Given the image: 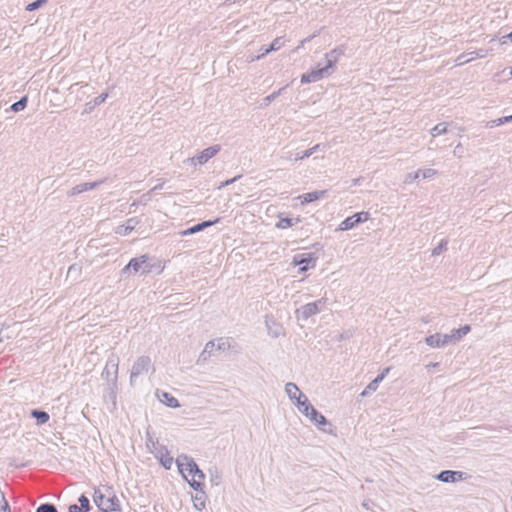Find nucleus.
<instances>
[{"label": "nucleus", "mask_w": 512, "mask_h": 512, "mask_svg": "<svg viewBox=\"0 0 512 512\" xmlns=\"http://www.w3.org/2000/svg\"><path fill=\"white\" fill-rule=\"evenodd\" d=\"M326 302H327L326 298H321L315 302H311L310 304L315 309V312L318 314L320 311H322V309L326 305Z\"/></svg>", "instance_id": "58836bf2"}, {"label": "nucleus", "mask_w": 512, "mask_h": 512, "mask_svg": "<svg viewBox=\"0 0 512 512\" xmlns=\"http://www.w3.org/2000/svg\"><path fill=\"white\" fill-rule=\"evenodd\" d=\"M8 502L5 499L3 492L0 490V512H9Z\"/></svg>", "instance_id": "49530a36"}, {"label": "nucleus", "mask_w": 512, "mask_h": 512, "mask_svg": "<svg viewBox=\"0 0 512 512\" xmlns=\"http://www.w3.org/2000/svg\"><path fill=\"white\" fill-rule=\"evenodd\" d=\"M68 510L69 512H84V510L76 504L70 505Z\"/></svg>", "instance_id": "864d4df0"}, {"label": "nucleus", "mask_w": 512, "mask_h": 512, "mask_svg": "<svg viewBox=\"0 0 512 512\" xmlns=\"http://www.w3.org/2000/svg\"><path fill=\"white\" fill-rule=\"evenodd\" d=\"M78 501L80 503V507L84 510V512H88L90 509L89 499L85 495H81Z\"/></svg>", "instance_id": "a18cd8bd"}, {"label": "nucleus", "mask_w": 512, "mask_h": 512, "mask_svg": "<svg viewBox=\"0 0 512 512\" xmlns=\"http://www.w3.org/2000/svg\"><path fill=\"white\" fill-rule=\"evenodd\" d=\"M240 177H241V176H240V175H238V176H235V177H233V178H231V179H228V180H226V181L222 182V183L218 186V189H222L223 187H226V186H228V185H230V184L234 183V182H235V181H237Z\"/></svg>", "instance_id": "8fccbe9b"}, {"label": "nucleus", "mask_w": 512, "mask_h": 512, "mask_svg": "<svg viewBox=\"0 0 512 512\" xmlns=\"http://www.w3.org/2000/svg\"><path fill=\"white\" fill-rule=\"evenodd\" d=\"M27 105V97H22L19 101L15 102L11 106V110L14 112H19L23 110Z\"/></svg>", "instance_id": "2f4dec72"}, {"label": "nucleus", "mask_w": 512, "mask_h": 512, "mask_svg": "<svg viewBox=\"0 0 512 512\" xmlns=\"http://www.w3.org/2000/svg\"><path fill=\"white\" fill-rule=\"evenodd\" d=\"M220 150H221V146L218 144L210 146V147L202 150L200 153H198L194 157L188 158L187 162H189L192 165H204L210 159H212L214 156H216L220 152Z\"/></svg>", "instance_id": "6e6552de"}, {"label": "nucleus", "mask_w": 512, "mask_h": 512, "mask_svg": "<svg viewBox=\"0 0 512 512\" xmlns=\"http://www.w3.org/2000/svg\"><path fill=\"white\" fill-rule=\"evenodd\" d=\"M390 369H391L390 367H387L380 374L384 375V377H386V375L389 373Z\"/></svg>", "instance_id": "052dcab7"}, {"label": "nucleus", "mask_w": 512, "mask_h": 512, "mask_svg": "<svg viewBox=\"0 0 512 512\" xmlns=\"http://www.w3.org/2000/svg\"><path fill=\"white\" fill-rule=\"evenodd\" d=\"M260 51H261V53L258 56H256L255 58H252L251 61L259 60V59L263 58L264 56H266L267 54L273 52L270 46L267 48L262 47Z\"/></svg>", "instance_id": "09e8293b"}, {"label": "nucleus", "mask_w": 512, "mask_h": 512, "mask_svg": "<svg viewBox=\"0 0 512 512\" xmlns=\"http://www.w3.org/2000/svg\"><path fill=\"white\" fill-rule=\"evenodd\" d=\"M297 313H299L300 317L303 320H307L311 316L317 314L315 312V309L312 307V305L310 303H307V304L301 306V308L297 310Z\"/></svg>", "instance_id": "5701e85b"}, {"label": "nucleus", "mask_w": 512, "mask_h": 512, "mask_svg": "<svg viewBox=\"0 0 512 512\" xmlns=\"http://www.w3.org/2000/svg\"><path fill=\"white\" fill-rule=\"evenodd\" d=\"M32 416L37 419L38 424H45L49 420L48 413L39 410H33Z\"/></svg>", "instance_id": "7c9ffc66"}, {"label": "nucleus", "mask_w": 512, "mask_h": 512, "mask_svg": "<svg viewBox=\"0 0 512 512\" xmlns=\"http://www.w3.org/2000/svg\"><path fill=\"white\" fill-rule=\"evenodd\" d=\"M163 182L157 184L156 186H154L147 194L143 195L142 198H144L145 200L151 195V193L157 191V190H160L163 188Z\"/></svg>", "instance_id": "3c124183"}, {"label": "nucleus", "mask_w": 512, "mask_h": 512, "mask_svg": "<svg viewBox=\"0 0 512 512\" xmlns=\"http://www.w3.org/2000/svg\"><path fill=\"white\" fill-rule=\"evenodd\" d=\"M154 451L156 452L157 456L160 457L161 464L166 468L169 469L173 463V458L169 456V453L166 449V447L159 445L158 443L152 442Z\"/></svg>", "instance_id": "2eb2a0df"}, {"label": "nucleus", "mask_w": 512, "mask_h": 512, "mask_svg": "<svg viewBox=\"0 0 512 512\" xmlns=\"http://www.w3.org/2000/svg\"><path fill=\"white\" fill-rule=\"evenodd\" d=\"M215 350H217L216 342L213 340L207 342L199 356L198 362H206L211 357Z\"/></svg>", "instance_id": "aec40b11"}, {"label": "nucleus", "mask_w": 512, "mask_h": 512, "mask_svg": "<svg viewBox=\"0 0 512 512\" xmlns=\"http://www.w3.org/2000/svg\"><path fill=\"white\" fill-rule=\"evenodd\" d=\"M310 262H314V258L312 257L311 253L306 255H295L292 260V264L295 266L309 264Z\"/></svg>", "instance_id": "b1692460"}, {"label": "nucleus", "mask_w": 512, "mask_h": 512, "mask_svg": "<svg viewBox=\"0 0 512 512\" xmlns=\"http://www.w3.org/2000/svg\"><path fill=\"white\" fill-rule=\"evenodd\" d=\"M448 241L443 239L440 243L432 250V256L440 255L443 251L447 249Z\"/></svg>", "instance_id": "72a5a7b5"}, {"label": "nucleus", "mask_w": 512, "mask_h": 512, "mask_svg": "<svg viewBox=\"0 0 512 512\" xmlns=\"http://www.w3.org/2000/svg\"><path fill=\"white\" fill-rule=\"evenodd\" d=\"M488 49H478L469 53H462L455 59L456 66H462L477 58H485L489 54Z\"/></svg>", "instance_id": "9d476101"}, {"label": "nucleus", "mask_w": 512, "mask_h": 512, "mask_svg": "<svg viewBox=\"0 0 512 512\" xmlns=\"http://www.w3.org/2000/svg\"><path fill=\"white\" fill-rule=\"evenodd\" d=\"M218 222H219V218H216L213 221H211V220L204 221L202 223L194 225L193 227H190V228H188L186 230L181 231L180 235L187 236V235H191V234L200 232V231L204 230L205 228L210 227V226H212V225H214V224H216Z\"/></svg>", "instance_id": "dca6fc26"}, {"label": "nucleus", "mask_w": 512, "mask_h": 512, "mask_svg": "<svg viewBox=\"0 0 512 512\" xmlns=\"http://www.w3.org/2000/svg\"><path fill=\"white\" fill-rule=\"evenodd\" d=\"M439 365V363L435 362V363H430L427 365V367H431V368H434V367H437Z\"/></svg>", "instance_id": "e2e57ef3"}, {"label": "nucleus", "mask_w": 512, "mask_h": 512, "mask_svg": "<svg viewBox=\"0 0 512 512\" xmlns=\"http://www.w3.org/2000/svg\"><path fill=\"white\" fill-rule=\"evenodd\" d=\"M93 499L102 512L120 511V501L114 494L105 496L100 490H95Z\"/></svg>", "instance_id": "20e7f679"}, {"label": "nucleus", "mask_w": 512, "mask_h": 512, "mask_svg": "<svg viewBox=\"0 0 512 512\" xmlns=\"http://www.w3.org/2000/svg\"><path fill=\"white\" fill-rule=\"evenodd\" d=\"M176 464L180 473L189 482L188 475L192 476V479L203 481L205 474L199 469L196 462L187 455H180L176 459Z\"/></svg>", "instance_id": "f03ea898"}, {"label": "nucleus", "mask_w": 512, "mask_h": 512, "mask_svg": "<svg viewBox=\"0 0 512 512\" xmlns=\"http://www.w3.org/2000/svg\"><path fill=\"white\" fill-rule=\"evenodd\" d=\"M285 392L289 399L296 405L298 410L301 412L304 405H309V400L304 395L295 383L289 382L285 385Z\"/></svg>", "instance_id": "0eeeda50"}, {"label": "nucleus", "mask_w": 512, "mask_h": 512, "mask_svg": "<svg viewBox=\"0 0 512 512\" xmlns=\"http://www.w3.org/2000/svg\"><path fill=\"white\" fill-rule=\"evenodd\" d=\"M285 44V40L283 37H277L273 40V42L270 44V47L272 51H278L280 50Z\"/></svg>", "instance_id": "c9c22d12"}, {"label": "nucleus", "mask_w": 512, "mask_h": 512, "mask_svg": "<svg viewBox=\"0 0 512 512\" xmlns=\"http://www.w3.org/2000/svg\"><path fill=\"white\" fill-rule=\"evenodd\" d=\"M189 485L196 491L195 496L192 497L195 509L202 511L206 506V494L203 491V483L200 480L192 479Z\"/></svg>", "instance_id": "1a4fd4ad"}, {"label": "nucleus", "mask_w": 512, "mask_h": 512, "mask_svg": "<svg viewBox=\"0 0 512 512\" xmlns=\"http://www.w3.org/2000/svg\"><path fill=\"white\" fill-rule=\"evenodd\" d=\"M511 121H512V115L505 116V117H500L498 119L489 121L486 124V127L493 128L495 126H500V125H503V124L511 122Z\"/></svg>", "instance_id": "c756f323"}, {"label": "nucleus", "mask_w": 512, "mask_h": 512, "mask_svg": "<svg viewBox=\"0 0 512 512\" xmlns=\"http://www.w3.org/2000/svg\"><path fill=\"white\" fill-rule=\"evenodd\" d=\"M447 132H448L447 123L442 122V123H438L430 130V135L432 138H436L440 135L446 134Z\"/></svg>", "instance_id": "393cba45"}, {"label": "nucleus", "mask_w": 512, "mask_h": 512, "mask_svg": "<svg viewBox=\"0 0 512 512\" xmlns=\"http://www.w3.org/2000/svg\"><path fill=\"white\" fill-rule=\"evenodd\" d=\"M118 368H119V358L112 354L105 365V368L102 371V378L105 379L108 383L109 396L115 405L116 402V389L118 382Z\"/></svg>", "instance_id": "f257e3e1"}, {"label": "nucleus", "mask_w": 512, "mask_h": 512, "mask_svg": "<svg viewBox=\"0 0 512 512\" xmlns=\"http://www.w3.org/2000/svg\"><path fill=\"white\" fill-rule=\"evenodd\" d=\"M370 504H371V501L370 500H364L363 503H362V506L369 510L370 509Z\"/></svg>", "instance_id": "4d7b16f0"}, {"label": "nucleus", "mask_w": 512, "mask_h": 512, "mask_svg": "<svg viewBox=\"0 0 512 512\" xmlns=\"http://www.w3.org/2000/svg\"><path fill=\"white\" fill-rule=\"evenodd\" d=\"M421 176H420V171L417 170L416 172L414 173H408L406 176H405V179H404V183L405 184H411L412 182L416 181L417 179H419Z\"/></svg>", "instance_id": "79ce46f5"}, {"label": "nucleus", "mask_w": 512, "mask_h": 512, "mask_svg": "<svg viewBox=\"0 0 512 512\" xmlns=\"http://www.w3.org/2000/svg\"><path fill=\"white\" fill-rule=\"evenodd\" d=\"M268 334L273 338H277L284 334L283 327L277 323L276 321H272L271 323L266 322Z\"/></svg>", "instance_id": "4be33fe9"}, {"label": "nucleus", "mask_w": 512, "mask_h": 512, "mask_svg": "<svg viewBox=\"0 0 512 512\" xmlns=\"http://www.w3.org/2000/svg\"><path fill=\"white\" fill-rule=\"evenodd\" d=\"M419 171H420V176L423 179H429L438 174V171L436 169H432V168L419 169Z\"/></svg>", "instance_id": "f704fd0d"}, {"label": "nucleus", "mask_w": 512, "mask_h": 512, "mask_svg": "<svg viewBox=\"0 0 512 512\" xmlns=\"http://www.w3.org/2000/svg\"><path fill=\"white\" fill-rule=\"evenodd\" d=\"M138 224V220L135 218H130L126 221L125 224L120 225L116 228L115 232L121 236H127Z\"/></svg>", "instance_id": "a211bd4d"}, {"label": "nucleus", "mask_w": 512, "mask_h": 512, "mask_svg": "<svg viewBox=\"0 0 512 512\" xmlns=\"http://www.w3.org/2000/svg\"><path fill=\"white\" fill-rule=\"evenodd\" d=\"M378 385L373 380L365 387V389L361 392L360 396L366 397L371 393L375 392L378 389Z\"/></svg>", "instance_id": "473e14b6"}, {"label": "nucleus", "mask_w": 512, "mask_h": 512, "mask_svg": "<svg viewBox=\"0 0 512 512\" xmlns=\"http://www.w3.org/2000/svg\"><path fill=\"white\" fill-rule=\"evenodd\" d=\"M315 36H316V35H315V34H313V35H311V36H309V37H307V38H305V39L301 40V41H300V43H299V45L297 46V48H296V49L298 50V49L302 48V47H303L307 42H309V41H310L312 38H314Z\"/></svg>", "instance_id": "603ef678"}, {"label": "nucleus", "mask_w": 512, "mask_h": 512, "mask_svg": "<svg viewBox=\"0 0 512 512\" xmlns=\"http://www.w3.org/2000/svg\"><path fill=\"white\" fill-rule=\"evenodd\" d=\"M384 375L379 374L373 381L379 386V384L384 380Z\"/></svg>", "instance_id": "5fc2aeb1"}, {"label": "nucleus", "mask_w": 512, "mask_h": 512, "mask_svg": "<svg viewBox=\"0 0 512 512\" xmlns=\"http://www.w3.org/2000/svg\"><path fill=\"white\" fill-rule=\"evenodd\" d=\"M291 226H293V219L291 218H280V220L276 224V227L280 229H287Z\"/></svg>", "instance_id": "4c0bfd02"}, {"label": "nucleus", "mask_w": 512, "mask_h": 512, "mask_svg": "<svg viewBox=\"0 0 512 512\" xmlns=\"http://www.w3.org/2000/svg\"><path fill=\"white\" fill-rule=\"evenodd\" d=\"M342 55H344V49L341 47H337L325 54L326 64L322 68L326 70L328 76L331 74L330 70L335 66Z\"/></svg>", "instance_id": "9b49d317"}, {"label": "nucleus", "mask_w": 512, "mask_h": 512, "mask_svg": "<svg viewBox=\"0 0 512 512\" xmlns=\"http://www.w3.org/2000/svg\"><path fill=\"white\" fill-rule=\"evenodd\" d=\"M327 191L326 190H320V191H312L305 193L303 195H300L298 198L301 201V204H308L311 202H314L316 200H319L323 197H325Z\"/></svg>", "instance_id": "f3484780"}, {"label": "nucleus", "mask_w": 512, "mask_h": 512, "mask_svg": "<svg viewBox=\"0 0 512 512\" xmlns=\"http://www.w3.org/2000/svg\"><path fill=\"white\" fill-rule=\"evenodd\" d=\"M36 512H58L57 508L53 504L45 503L41 504L37 509Z\"/></svg>", "instance_id": "a19ab883"}, {"label": "nucleus", "mask_w": 512, "mask_h": 512, "mask_svg": "<svg viewBox=\"0 0 512 512\" xmlns=\"http://www.w3.org/2000/svg\"><path fill=\"white\" fill-rule=\"evenodd\" d=\"M320 145L319 144H316L314 145L313 147L301 152V153H297L295 155V157H292V154H290L288 157H286L287 160L289 161H299V160H303L305 158H308L310 157L312 154H314L318 149H319Z\"/></svg>", "instance_id": "412c9836"}, {"label": "nucleus", "mask_w": 512, "mask_h": 512, "mask_svg": "<svg viewBox=\"0 0 512 512\" xmlns=\"http://www.w3.org/2000/svg\"><path fill=\"white\" fill-rule=\"evenodd\" d=\"M308 264H303L300 266L299 271L300 272H306L308 270Z\"/></svg>", "instance_id": "13d9d810"}, {"label": "nucleus", "mask_w": 512, "mask_h": 512, "mask_svg": "<svg viewBox=\"0 0 512 512\" xmlns=\"http://www.w3.org/2000/svg\"><path fill=\"white\" fill-rule=\"evenodd\" d=\"M325 77H328L326 74V70L321 68L313 69L310 72L304 73L301 76V83L308 84L312 82H317Z\"/></svg>", "instance_id": "4468645a"}, {"label": "nucleus", "mask_w": 512, "mask_h": 512, "mask_svg": "<svg viewBox=\"0 0 512 512\" xmlns=\"http://www.w3.org/2000/svg\"><path fill=\"white\" fill-rule=\"evenodd\" d=\"M465 473L462 471L444 470L440 472L436 478L444 483H453L463 480Z\"/></svg>", "instance_id": "ddd939ff"}, {"label": "nucleus", "mask_w": 512, "mask_h": 512, "mask_svg": "<svg viewBox=\"0 0 512 512\" xmlns=\"http://www.w3.org/2000/svg\"><path fill=\"white\" fill-rule=\"evenodd\" d=\"M471 330L469 325H464L459 329H453L449 334H444V343L447 345L458 342L462 337L467 335Z\"/></svg>", "instance_id": "f8f14e48"}, {"label": "nucleus", "mask_w": 512, "mask_h": 512, "mask_svg": "<svg viewBox=\"0 0 512 512\" xmlns=\"http://www.w3.org/2000/svg\"><path fill=\"white\" fill-rule=\"evenodd\" d=\"M508 38L512 39V32L508 34Z\"/></svg>", "instance_id": "338daca9"}, {"label": "nucleus", "mask_w": 512, "mask_h": 512, "mask_svg": "<svg viewBox=\"0 0 512 512\" xmlns=\"http://www.w3.org/2000/svg\"><path fill=\"white\" fill-rule=\"evenodd\" d=\"M216 348L218 351H226L229 350L231 347V339L227 337H221L216 340Z\"/></svg>", "instance_id": "bb28decb"}, {"label": "nucleus", "mask_w": 512, "mask_h": 512, "mask_svg": "<svg viewBox=\"0 0 512 512\" xmlns=\"http://www.w3.org/2000/svg\"><path fill=\"white\" fill-rule=\"evenodd\" d=\"M369 216V212L365 211L354 214L355 221L357 222V224L366 222L369 219Z\"/></svg>", "instance_id": "c03bdc74"}, {"label": "nucleus", "mask_w": 512, "mask_h": 512, "mask_svg": "<svg viewBox=\"0 0 512 512\" xmlns=\"http://www.w3.org/2000/svg\"><path fill=\"white\" fill-rule=\"evenodd\" d=\"M425 343L432 348H441L446 346V344L444 343L443 335L440 333H435L427 336L425 338Z\"/></svg>", "instance_id": "6ab92c4d"}, {"label": "nucleus", "mask_w": 512, "mask_h": 512, "mask_svg": "<svg viewBox=\"0 0 512 512\" xmlns=\"http://www.w3.org/2000/svg\"><path fill=\"white\" fill-rule=\"evenodd\" d=\"M238 0H226L225 4L231 5L233 3H236Z\"/></svg>", "instance_id": "0e129e2a"}, {"label": "nucleus", "mask_w": 512, "mask_h": 512, "mask_svg": "<svg viewBox=\"0 0 512 512\" xmlns=\"http://www.w3.org/2000/svg\"><path fill=\"white\" fill-rule=\"evenodd\" d=\"M149 257L147 255H141L140 257L132 258L129 263L123 268V273L127 272L128 270L132 269L134 273L142 271L143 274H149L153 270H157L158 272H161L163 267L158 262L157 265H152L147 263Z\"/></svg>", "instance_id": "7ed1b4c3"}, {"label": "nucleus", "mask_w": 512, "mask_h": 512, "mask_svg": "<svg viewBox=\"0 0 512 512\" xmlns=\"http://www.w3.org/2000/svg\"><path fill=\"white\" fill-rule=\"evenodd\" d=\"M384 375L379 374L373 381L379 386V384L384 380Z\"/></svg>", "instance_id": "6e6d98bb"}, {"label": "nucleus", "mask_w": 512, "mask_h": 512, "mask_svg": "<svg viewBox=\"0 0 512 512\" xmlns=\"http://www.w3.org/2000/svg\"><path fill=\"white\" fill-rule=\"evenodd\" d=\"M48 0H36L30 4L27 5L26 10L27 11H34L38 8H40L42 5L47 3Z\"/></svg>", "instance_id": "37998d69"}, {"label": "nucleus", "mask_w": 512, "mask_h": 512, "mask_svg": "<svg viewBox=\"0 0 512 512\" xmlns=\"http://www.w3.org/2000/svg\"><path fill=\"white\" fill-rule=\"evenodd\" d=\"M108 93H102L93 100L94 106H98L106 101Z\"/></svg>", "instance_id": "de8ad7c7"}, {"label": "nucleus", "mask_w": 512, "mask_h": 512, "mask_svg": "<svg viewBox=\"0 0 512 512\" xmlns=\"http://www.w3.org/2000/svg\"><path fill=\"white\" fill-rule=\"evenodd\" d=\"M301 413L306 416L314 425L317 426V428L325 433H331L332 431L330 429H327V427H331V424L328 422L326 417L318 412L312 405L309 403V405L305 404L304 408L302 409Z\"/></svg>", "instance_id": "39448f33"}, {"label": "nucleus", "mask_w": 512, "mask_h": 512, "mask_svg": "<svg viewBox=\"0 0 512 512\" xmlns=\"http://www.w3.org/2000/svg\"><path fill=\"white\" fill-rule=\"evenodd\" d=\"M162 397H163V399L161 401L164 402L168 407H171V408L179 407L178 400L171 394H169L167 392H163Z\"/></svg>", "instance_id": "cd10ccee"}, {"label": "nucleus", "mask_w": 512, "mask_h": 512, "mask_svg": "<svg viewBox=\"0 0 512 512\" xmlns=\"http://www.w3.org/2000/svg\"><path fill=\"white\" fill-rule=\"evenodd\" d=\"M509 78H512V68L510 69V72H509Z\"/></svg>", "instance_id": "69168bd1"}, {"label": "nucleus", "mask_w": 512, "mask_h": 512, "mask_svg": "<svg viewBox=\"0 0 512 512\" xmlns=\"http://www.w3.org/2000/svg\"><path fill=\"white\" fill-rule=\"evenodd\" d=\"M78 85H79V83H74V84H72V85L69 87V91H70V92H73V91H74V89H75V87H77Z\"/></svg>", "instance_id": "680f3d73"}, {"label": "nucleus", "mask_w": 512, "mask_h": 512, "mask_svg": "<svg viewBox=\"0 0 512 512\" xmlns=\"http://www.w3.org/2000/svg\"><path fill=\"white\" fill-rule=\"evenodd\" d=\"M461 151H462V145L461 144L456 145L454 154L456 155L457 153H459Z\"/></svg>", "instance_id": "bf43d9fd"}, {"label": "nucleus", "mask_w": 512, "mask_h": 512, "mask_svg": "<svg viewBox=\"0 0 512 512\" xmlns=\"http://www.w3.org/2000/svg\"><path fill=\"white\" fill-rule=\"evenodd\" d=\"M154 371V365L149 356L142 355L138 357L132 365L130 371V384L133 386L137 377Z\"/></svg>", "instance_id": "423d86ee"}, {"label": "nucleus", "mask_w": 512, "mask_h": 512, "mask_svg": "<svg viewBox=\"0 0 512 512\" xmlns=\"http://www.w3.org/2000/svg\"><path fill=\"white\" fill-rule=\"evenodd\" d=\"M83 192H85V187H84L83 183H81V184H78V185H76V186L72 187V188L67 192V195H68L69 197H72V196H76V195H78V194H81V193H83Z\"/></svg>", "instance_id": "e433bc0d"}, {"label": "nucleus", "mask_w": 512, "mask_h": 512, "mask_svg": "<svg viewBox=\"0 0 512 512\" xmlns=\"http://www.w3.org/2000/svg\"><path fill=\"white\" fill-rule=\"evenodd\" d=\"M287 86H284V87H281L280 89H278L277 91H274L273 93H271L270 95L266 96L264 99H263V104L262 106L263 107H267L270 105V103L272 101H274L278 96H280L283 91L286 89Z\"/></svg>", "instance_id": "c85d7f7f"}, {"label": "nucleus", "mask_w": 512, "mask_h": 512, "mask_svg": "<svg viewBox=\"0 0 512 512\" xmlns=\"http://www.w3.org/2000/svg\"><path fill=\"white\" fill-rule=\"evenodd\" d=\"M357 225V222L355 221L354 215L347 217L345 220H343L339 227L337 228V231H347L352 228H354Z\"/></svg>", "instance_id": "a878e982"}, {"label": "nucleus", "mask_w": 512, "mask_h": 512, "mask_svg": "<svg viewBox=\"0 0 512 512\" xmlns=\"http://www.w3.org/2000/svg\"><path fill=\"white\" fill-rule=\"evenodd\" d=\"M105 181H106V179H100V180H97V181H94V182L83 183V185L85 187V192L97 188L101 184L105 183Z\"/></svg>", "instance_id": "ea45409f"}]
</instances>
